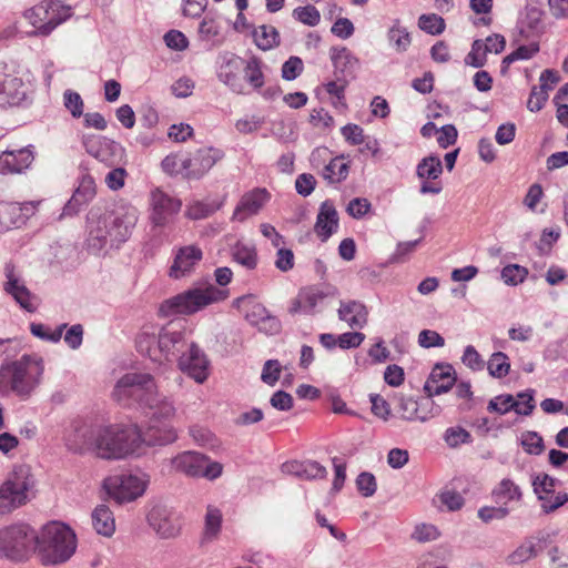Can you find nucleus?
Masks as SVG:
<instances>
[{
  "label": "nucleus",
  "instance_id": "f257e3e1",
  "mask_svg": "<svg viewBox=\"0 0 568 568\" xmlns=\"http://www.w3.org/2000/svg\"><path fill=\"white\" fill-rule=\"evenodd\" d=\"M139 219V211L133 206H122L116 211L105 212L99 217L91 213L89 217L88 247L100 252L108 242L120 244L131 235Z\"/></svg>",
  "mask_w": 568,
  "mask_h": 568
},
{
  "label": "nucleus",
  "instance_id": "f03ea898",
  "mask_svg": "<svg viewBox=\"0 0 568 568\" xmlns=\"http://www.w3.org/2000/svg\"><path fill=\"white\" fill-rule=\"evenodd\" d=\"M95 454L101 459L119 460L133 456L141 447L142 434L136 424L98 426Z\"/></svg>",
  "mask_w": 568,
  "mask_h": 568
},
{
  "label": "nucleus",
  "instance_id": "7ed1b4c3",
  "mask_svg": "<svg viewBox=\"0 0 568 568\" xmlns=\"http://www.w3.org/2000/svg\"><path fill=\"white\" fill-rule=\"evenodd\" d=\"M77 549V536L65 524L51 521L38 532L37 551L44 565L68 561Z\"/></svg>",
  "mask_w": 568,
  "mask_h": 568
},
{
  "label": "nucleus",
  "instance_id": "20e7f679",
  "mask_svg": "<svg viewBox=\"0 0 568 568\" xmlns=\"http://www.w3.org/2000/svg\"><path fill=\"white\" fill-rule=\"evenodd\" d=\"M227 296V290L219 288L213 284L192 286L161 303L159 312L165 317L193 315L212 304L226 300Z\"/></svg>",
  "mask_w": 568,
  "mask_h": 568
},
{
  "label": "nucleus",
  "instance_id": "39448f33",
  "mask_svg": "<svg viewBox=\"0 0 568 568\" xmlns=\"http://www.w3.org/2000/svg\"><path fill=\"white\" fill-rule=\"evenodd\" d=\"M42 372L41 359L30 355L3 364L0 367V392H12L21 398H27L38 385Z\"/></svg>",
  "mask_w": 568,
  "mask_h": 568
},
{
  "label": "nucleus",
  "instance_id": "423d86ee",
  "mask_svg": "<svg viewBox=\"0 0 568 568\" xmlns=\"http://www.w3.org/2000/svg\"><path fill=\"white\" fill-rule=\"evenodd\" d=\"M34 478L27 465L16 466L0 486V517L29 503L33 493Z\"/></svg>",
  "mask_w": 568,
  "mask_h": 568
},
{
  "label": "nucleus",
  "instance_id": "0eeeda50",
  "mask_svg": "<svg viewBox=\"0 0 568 568\" xmlns=\"http://www.w3.org/2000/svg\"><path fill=\"white\" fill-rule=\"evenodd\" d=\"M38 531L27 523H13L0 529V557L14 561L37 551Z\"/></svg>",
  "mask_w": 568,
  "mask_h": 568
},
{
  "label": "nucleus",
  "instance_id": "6e6552de",
  "mask_svg": "<svg viewBox=\"0 0 568 568\" xmlns=\"http://www.w3.org/2000/svg\"><path fill=\"white\" fill-rule=\"evenodd\" d=\"M72 14V9L59 0H43L26 12V18L39 33L48 34Z\"/></svg>",
  "mask_w": 568,
  "mask_h": 568
},
{
  "label": "nucleus",
  "instance_id": "1a4fd4ad",
  "mask_svg": "<svg viewBox=\"0 0 568 568\" xmlns=\"http://www.w3.org/2000/svg\"><path fill=\"white\" fill-rule=\"evenodd\" d=\"M0 64V106H27L32 102L33 88L19 72H6Z\"/></svg>",
  "mask_w": 568,
  "mask_h": 568
},
{
  "label": "nucleus",
  "instance_id": "9d476101",
  "mask_svg": "<svg viewBox=\"0 0 568 568\" xmlns=\"http://www.w3.org/2000/svg\"><path fill=\"white\" fill-rule=\"evenodd\" d=\"M149 433L153 429L160 435L150 434L149 444H164L174 439L175 435L168 429V422L174 414L173 406L165 398H158L155 392L150 390L148 395Z\"/></svg>",
  "mask_w": 568,
  "mask_h": 568
},
{
  "label": "nucleus",
  "instance_id": "9b49d317",
  "mask_svg": "<svg viewBox=\"0 0 568 568\" xmlns=\"http://www.w3.org/2000/svg\"><path fill=\"white\" fill-rule=\"evenodd\" d=\"M234 305L253 326L264 334H275L280 329L278 321L253 295L240 297Z\"/></svg>",
  "mask_w": 568,
  "mask_h": 568
},
{
  "label": "nucleus",
  "instance_id": "f8f14e48",
  "mask_svg": "<svg viewBox=\"0 0 568 568\" xmlns=\"http://www.w3.org/2000/svg\"><path fill=\"white\" fill-rule=\"evenodd\" d=\"M81 141L87 153L106 168L119 165L123 159L124 149L111 139L98 134H83Z\"/></svg>",
  "mask_w": 568,
  "mask_h": 568
},
{
  "label": "nucleus",
  "instance_id": "ddd939ff",
  "mask_svg": "<svg viewBox=\"0 0 568 568\" xmlns=\"http://www.w3.org/2000/svg\"><path fill=\"white\" fill-rule=\"evenodd\" d=\"M150 527L161 538H176L182 532V519L179 516L170 514L161 506H154L148 515Z\"/></svg>",
  "mask_w": 568,
  "mask_h": 568
},
{
  "label": "nucleus",
  "instance_id": "4468645a",
  "mask_svg": "<svg viewBox=\"0 0 568 568\" xmlns=\"http://www.w3.org/2000/svg\"><path fill=\"white\" fill-rule=\"evenodd\" d=\"M534 493L545 513H551L568 501V494L555 489V480L548 475L537 476L532 481Z\"/></svg>",
  "mask_w": 568,
  "mask_h": 568
},
{
  "label": "nucleus",
  "instance_id": "2eb2a0df",
  "mask_svg": "<svg viewBox=\"0 0 568 568\" xmlns=\"http://www.w3.org/2000/svg\"><path fill=\"white\" fill-rule=\"evenodd\" d=\"M97 433L98 426L93 427L83 420H74L65 435V446L75 454H82L88 449H92L95 453L94 440Z\"/></svg>",
  "mask_w": 568,
  "mask_h": 568
},
{
  "label": "nucleus",
  "instance_id": "dca6fc26",
  "mask_svg": "<svg viewBox=\"0 0 568 568\" xmlns=\"http://www.w3.org/2000/svg\"><path fill=\"white\" fill-rule=\"evenodd\" d=\"M34 211V202H0V233L20 227Z\"/></svg>",
  "mask_w": 568,
  "mask_h": 568
},
{
  "label": "nucleus",
  "instance_id": "f3484780",
  "mask_svg": "<svg viewBox=\"0 0 568 568\" xmlns=\"http://www.w3.org/2000/svg\"><path fill=\"white\" fill-rule=\"evenodd\" d=\"M112 396L124 407L139 406L142 400V375L139 373L123 375L116 382Z\"/></svg>",
  "mask_w": 568,
  "mask_h": 568
},
{
  "label": "nucleus",
  "instance_id": "a211bd4d",
  "mask_svg": "<svg viewBox=\"0 0 568 568\" xmlns=\"http://www.w3.org/2000/svg\"><path fill=\"white\" fill-rule=\"evenodd\" d=\"M442 172V161L437 156H426L418 163L416 173L420 180V192L423 194H438L442 192L443 185L439 180Z\"/></svg>",
  "mask_w": 568,
  "mask_h": 568
},
{
  "label": "nucleus",
  "instance_id": "6ab92c4d",
  "mask_svg": "<svg viewBox=\"0 0 568 568\" xmlns=\"http://www.w3.org/2000/svg\"><path fill=\"white\" fill-rule=\"evenodd\" d=\"M179 367L199 384L207 379L209 361L205 354L194 343H191L187 352L180 357Z\"/></svg>",
  "mask_w": 568,
  "mask_h": 568
},
{
  "label": "nucleus",
  "instance_id": "aec40b11",
  "mask_svg": "<svg viewBox=\"0 0 568 568\" xmlns=\"http://www.w3.org/2000/svg\"><path fill=\"white\" fill-rule=\"evenodd\" d=\"M202 260V251L195 245L180 247L169 270V276L173 280H182L191 275L197 263Z\"/></svg>",
  "mask_w": 568,
  "mask_h": 568
},
{
  "label": "nucleus",
  "instance_id": "412c9836",
  "mask_svg": "<svg viewBox=\"0 0 568 568\" xmlns=\"http://www.w3.org/2000/svg\"><path fill=\"white\" fill-rule=\"evenodd\" d=\"M34 160L30 146L18 150H6L0 154V173H21L28 169Z\"/></svg>",
  "mask_w": 568,
  "mask_h": 568
},
{
  "label": "nucleus",
  "instance_id": "4be33fe9",
  "mask_svg": "<svg viewBox=\"0 0 568 568\" xmlns=\"http://www.w3.org/2000/svg\"><path fill=\"white\" fill-rule=\"evenodd\" d=\"M219 158L220 152L213 148L200 149L195 153L185 156L186 178L202 176L214 166Z\"/></svg>",
  "mask_w": 568,
  "mask_h": 568
},
{
  "label": "nucleus",
  "instance_id": "5701e85b",
  "mask_svg": "<svg viewBox=\"0 0 568 568\" xmlns=\"http://www.w3.org/2000/svg\"><path fill=\"white\" fill-rule=\"evenodd\" d=\"M504 47V38H479L474 42L466 63L473 68L483 67L489 54L499 53Z\"/></svg>",
  "mask_w": 568,
  "mask_h": 568
},
{
  "label": "nucleus",
  "instance_id": "b1692460",
  "mask_svg": "<svg viewBox=\"0 0 568 568\" xmlns=\"http://www.w3.org/2000/svg\"><path fill=\"white\" fill-rule=\"evenodd\" d=\"M456 382L455 371L450 365H436L425 384V390L429 396L440 395L449 390Z\"/></svg>",
  "mask_w": 568,
  "mask_h": 568
},
{
  "label": "nucleus",
  "instance_id": "393cba45",
  "mask_svg": "<svg viewBox=\"0 0 568 568\" xmlns=\"http://www.w3.org/2000/svg\"><path fill=\"white\" fill-rule=\"evenodd\" d=\"M267 200L268 193L265 190L258 189L245 194L235 207L232 220L242 222L250 216L257 214Z\"/></svg>",
  "mask_w": 568,
  "mask_h": 568
},
{
  "label": "nucleus",
  "instance_id": "a878e982",
  "mask_svg": "<svg viewBox=\"0 0 568 568\" xmlns=\"http://www.w3.org/2000/svg\"><path fill=\"white\" fill-rule=\"evenodd\" d=\"M151 207L152 220L156 224H162L180 211L181 202L161 191H155L151 195Z\"/></svg>",
  "mask_w": 568,
  "mask_h": 568
},
{
  "label": "nucleus",
  "instance_id": "bb28decb",
  "mask_svg": "<svg viewBox=\"0 0 568 568\" xmlns=\"http://www.w3.org/2000/svg\"><path fill=\"white\" fill-rule=\"evenodd\" d=\"M95 196V182L90 175H84L72 197L63 207V215L77 214L80 209Z\"/></svg>",
  "mask_w": 568,
  "mask_h": 568
},
{
  "label": "nucleus",
  "instance_id": "cd10ccee",
  "mask_svg": "<svg viewBox=\"0 0 568 568\" xmlns=\"http://www.w3.org/2000/svg\"><path fill=\"white\" fill-rule=\"evenodd\" d=\"M338 227L337 212L332 204L323 203L314 226L315 233L322 241H326Z\"/></svg>",
  "mask_w": 568,
  "mask_h": 568
},
{
  "label": "nucleus",
  "instance_id": "c85d7f7f",
  "mask_svg": "<svg viewBox=\"0 0 568 568\" xmlns=\"http://www.w3.org/2000/svg\"><path fill=\"white\" fill-rule=\"evenodd\" d=\"M367 308L357 301L341 303L338 317L346 322L351 327H363L367 323Z\"/></svg>",
  "mask_w": 568,
  "mask_h": 568
},
{
  "label": "nucleus",
  "instance_id": "c756f323",
  "mask_svg": "<svg viewBox=\"0 0 568 568\" xmlns=\"http://www.w3.org/2000/svg\"><path fill=\"white\" fill-rule=\"evenodd\" d=\"M223 516L221 509L209 505L204 516V526L201 535V544H209L219 538L222 531Z\"/></svg>",
  "mask_w": 568,
  "mask_h": 568
},
{
  "label": "nucleus",
  "instance_id": "7c9ffc66",
  "mask_svg": "<svg viewBox=\"0 0 568 568\" xmlns=\"http://www.w3.org/2000/svg\"><path fill=\"white\" fill-rule=\"evenodd\" d=\"M92 526L94 530L104 537H111L115 531L113 513L106 505H99L92 511Z\"/></svg>",
  "mask_w": 568,
  "mask_h": 568
},
{
  "label": "nucleus",
  "instance_id": "2f4dec72",
  "mask_svg": "<svg viewBox=\"0 0 568 568\" xmlns=\"http://www.w3.org/2000/svg\"><path fill=\"white\" fill-rule=\"evenodd\" d=\"M323 297L324 294L317 288H304L300 291L297 296L292 301L290 313L298 314L311 312Z\"/></svg>",
  "mask_w": 568,
  "mask_h": 568
},
{
  "label": "nucleus",
  "instance_id": "473e14b6",
  "mask_svg": "<svg viewBox=\"0 0 568 568\" xmlns=\"http://www.w3.org/2000/svg\"><path fill=\"white\" fill-rule=\"evenodd\" d=\"M173 464L176 469L186 475L199 477L202 473V468L206 464V458L203 455L187 452L175 457Z\"/></svg>",
  "mask_w": 568,
  "mask_h": 568
},
{
  "label": "nucleus",
  "instance_id": "72a5a7b5",
  "mask_svg": "<svg viewBox=\"0 0 568 568\" xmlns=\"http://www.w3.org/2000/svg\"><path fill=\"white\" fill-rule=\"evenodd\" d=\"M351 161L345 155H338L324 168L323 178L328 183H341L349 172Z\"/></svg>",
  "mask_w": 568,
  "mask_h": 568
},
{
  "label": "nucleus",
  "instance_id": "f704fd0d",
  "mask_svg": "<svg viewBox=\"0 0 568 568\" xmlns=\"http://www.w3.org/2000/svg\"><path fill=\"white\" fill-rule=\"evenodd\" d=\"M221 206L222 201L220 200L194 201L186 206L185 215L190 220L197 221L209 217L214 212L220 210Z\"/></svg>",
  "mask_w": 568,
  "mask_h": 568
},
{
  "label": "nucleus",
  "instance_id": "c9c22d12",
  "mask_svg": "<svg viewBox=\"0 0 568 568\" xmlns=\"http://www.w3.org/2000/svg\"><path fill=\"white\" fill-rule=\"evenodd\" d=\"M493 494L503 503L519 501L523 496L520 487L509 478L501 479Z\"/></svg>",
  "mask_w": 568,
  "mask_h": 568
},
{
  "label": "nucleus",
  "instance_id": "e433bc0d",
  "mask_svg": "<svg viewBox=\"0 0 568 568\" xmlns=\"http://www.w3.org/2000/svg\"><path fill=\"white\" fill-rule=\"evenodd\" d=\"M142 495V481L138 476L123 475L119 486V499L132 500Z\"/></svg>",
  "mask_w": 568,
  "mask_h": 568
},
{
  "label": "nucleus",
  "instance_id": "4c0bfd02",
  "mask_svg": "<svg viewBox=\"0 0 568 568\" xmlns=\"http://www.w3.org/2000/svg\"><path fill=\"white\" fill-rule=\"evenodd\" d=\"M233 258L242 266L253 270L257 265V254L253 246L236 243L233 248Z\"/></svg>",
  "mask_w": 568,
  "mask_h": 568
},
{
  "label": "nucleus",
  "instance_id": "58836bf2",
  "mask_svg": "<svg viewBox=\"0 0 568 568\" xmlns=\"http://www.w3.org/2000/svg\"><path fill=\"white\" fill-rule=\"evenodd\" d=\"M489 374L495 378H503L509 374L510 363L508 356L503 352L494 353L487 364Z\"/></svg>",
  "mask_w": 568,
  "mask_h": 568
},
{
  "label": "nucleus",
  "instance_id": "ea45409f",
  "mask_svg": "<svg viewBox=\"0 0 568 568\" xmlns=\"http://www.w3.org/2000/svg\"><path fill=\"white\" fill-rule=\"evenodd\" d=\"M418 27L422 31L430 36H438L445 31L446 23L440 16L427 13L419 17Z\"/></svg>",
  "mask_w": 568,
  "mask_h": 568
},
{
  "label": "nucleus",
  "instance_id": "a19ab883",
  "mask_svg": "<svg viewBox=\"0 0 568 568\" xmlns=\"http://www.w3.org/2000/svg\"><path fill=\"white\" fill-rule=\"evenodd\" d=\"M528 276V270L519 264H509L501 270V278L506 285L521 284Z\"/></svg>",
  "mask_w": 568,
  "mask_h": 568
},
{
  "label": "nucleus",
  "instance_id": "79ce46f5",
  "mask_svg": "<svg viewBox=\"0 0 568 568\" xmlns=\"http://www.w3.org/2000/svg\"><path fill=\"white\" fill-rule=\"evenodd\" d=\"M400 412L405 419L408 420H426L428 414L420 408V404L413 397H406L402 399Z\"/></svg>",
  "mask_w": 568,
  "mask_h": 568
},
{
  "label": "nucleus",
  "instance_id": "37998d69",
  "mask_svg": "<svg viewBox=\"0 0 568 568\" xmlns=\"http://www.w3.org/2000/svg\"><path fill=\"white\" fill-rule=\"evenodd\" d=\"M183 341L184 333L182 331L163 332L159 338V347L168 355L173 354Z\"/></svg>",
  "mask_w": 568,
  "mask_h": 568
},
{
  "label": "nucleus",
  "instance_id": "c03bdc74",
  "mask_svg": "<svg viewBox=\"0 0 568 568\" xmlns=\"http://www.w3.org/2000/svg\"><path fill=\"white\" fill-rule=\"evenodd\" d=\"M297 476L307 479L322 478L326 474V469L316 462H306L302 464L292 465Z\"/></svg>",
  "mask_w": 568,
  "mask_h": 568
},
{
  "label": "nucleus",
  "instance_id": "a18cd8bd",
  "mask_svg": "<svg viewBox=\"0 0 568 568\" xmlns=\"http://www.w3.org/2000/svg\"><path fill=\"white\" fill-rule=\"evenodd\" d=\"M63 105L75 119L83 115L84 103L81 95L70 89L63 92Z\"/></svg>",
  "mask_w": 568,
  "mask_h": 568
},
{
  "label": "nucleus",
  "instance_id": "49530a36",
  "mask_svg": "<svg viewBox=\"0 0 568 568\" xmlns=\"http://www.w3.org/2000/svg\"><path fill=\"white\" fill-rule=\"evenodd\" d=\"M282 365L277 359H268L264 363L261 379L264 384L274 387L280 379Z\"/></svg>",
  "mask_w": 568,
  "mask_h": 568
},
{
  "label": "nucleus",
  "instance_id": "de8ad7c7",
  "mask_svg": "<svg viewBox=\"0 0 568 568\" xmlns=\"http://www.w3.org/2000/svg\"><path fill=\"white\" fill-rule=\"evenodd\" d=\"M162 169L170 175L182 174L186 176L185 158H179L176 154L166 155L162 163Z\"/></svg>",
  "mask_w": 568,
  "mask_h": 568
},
{
  "label": "nucleus",
  "instance_id": "09e8293b",
  "mask_svg": "<svg viewBox=\"0 0 568 568\" xmlns=\"http://www.w3.org/2000/svg\"><path fill=\"white\" fill-rule=\"evenodd\" d=\"M293 17L307 26H316L320 22L321 16L314 6L297 7L293 11Z\"/></svg>",
  "mask_w": 568,
  "mask_h": 568
},
{
  "label": "nucleus",
  "instance_id": "8fccbe9b",
  "mask_svg": "<svg viewBox=\"0 0 568 568\" xmlns=\"http://www.w3.org/2000/svg\"><path fill=\"white\" fill-rule=\"evenodd\" d=\"M242 67L239 58H232L220 68L219 77L225 84H232Z\"/></svg>",
  "mask_w": 568,
  "mask_h": 568
},
{
  "label": "nucleus",
  "instance_id": "3c124183",
  "mask_svg": "<svg viewBox=\"0 0 568 568\" xmlns=\"http://www.w3.org/2000/svg\"><path fill=\"white\" fill-rule=\"evenodd\" d=\"M469 438V433L466 429L458 426L448 428L444 435L446 444L452 448H456L467 443Z\"/></svg>",
  "mask_w": 568,
  "mask_h": 568
},
{
  "label": "nucleus",
  "instance_id": "603ef678",
  "mask_svg": "<svg viewBox=\"0 0 568 568\" xmlns=\"http://www.w3.org/2000/svg\"><path fill=\"white\" fill-rule=\"evenodd\" d=\"M469 6L475 13L484 14L475 21V24L488 26L491 22V18L488 14L493 8V0H470Z\"/></svg>",
  "mask_w": 568,
  "mask_h": 568
},
{
  "label": "nucleus",
  "instance_id": "864d4df0",
  "mask_svg": "<svg viewBox=\"0 0 568 568\" xmlns=\"http://www.w3.org/2000/svg\"><path fill=\"white\" fill-rule=\"evenodd\" d=\"M539 51V44L537 42H530L525 45L518 47L514 52L505 57V63H511L516 60H526L531 58Z\"/></svg>",
  "mask_w": 568,
  "mask_h": 568
},
{
  "label": "nucleus",
  "instance_id": "5fc2aeb1",
  "mask_svg": "<svg viewBox=\"0 0 568 568\" xmlns=\"http://www.w3.org/2000/svg\"><path fill=\"white\" fill-rule=\"evenodd\" d=\"M125 176L126 171L115 165L106 173L104 182L110 190L118 191L124 186Z\"/></svg>",
  "mask_w": 568,
  "mask_h": 568
},
{
  "label": "nucleus",
  "instance_id": "6e6d98bb",
  "mask_svg": "<svg viewBox=\"0 0 568 568\" xmlns=\"http://www.w3.org/2000/svg\"><path fill=\"white\" fill-rule=\"evenodd\" d=\"M521 445L530 455H539L544 449L542 438L532 432H527L521 436Z\"/></svg>",
  "mask_w": 568,
  "mask_h": 568
},
{
  "label": "nucleus",
  "instance_id": "4d7b16f0",
  "mask_svg": "<svg viewBox=\"0 0 568 568\" xmlns=\"http://www.w3.org/2000/svg\"><path fill=\"white\" fill-rule=\"evenodd\" d=\"M271 406L278 412H288L294 406V399L291 394L284 390H276L270 398Z\"/></svg>",
  "mask_w": 568,
  "mask_h": 568
},
{
  "label": "nucleus",
  "instance_id": "13d9d810",
  "mask_svg": "<svg viewBox=\"0 0 568 568\" xmlns=\"http://www.w3.org/2000/svg\"><path fill=\"white\" fill-rule=\"evenodd\" d=\"M534 409L532 392L519 393L514 397V410L519 415H529Z\"/></svg>",
  "mask_w": 568,
  "mask_h": 568
},
{
  "label": "nucleus",
  "instance_id": "bf43d9fd",
  "mask_svg": "<svg viewBox=\"0 0 568 568\" xmlns=\"http://www.w3.org/2000/svg\"><path fill=\"white\" fill-rule=\"evenodd\" d=\"M245 78L255 89H258L264 84V77L256 60L253 59L246 63Z\"/></svg>",
  "mask_w": 568,
  "mask_h": 568
},
{
  "label": "nucleus",
  "instance_id": "052dcab7",
  "mask_svg": "<svg viewBox=\"0 0 568 568\" xmlns=\"http://www.w3.org/2000/svg\"><path fill=\"white\" fill-rule=\"evenodd\" d=\"M488 408L498 414L514 410V396L510 394L498 395L489 402Z\"/></svg>",
  "mask_w": 568,
  "mask_h": 568
},
{
  "label": "nucleus",
  "instance_id": "680f3d73",
  "mask_svg": "<svg viewBox=\"0 0 568 568\" xmlns=\"http://www.w3.org/2000/svg\"><path fill=\"white\" fill-rule=\"evenodd\" d=\"M4 275L7 282L4 283V291L8 294L13 293L19 286L24 285L19 274L16 272V266L9 262L4 265Z\"/></svg>",
  "mask_w": 568,
  "mask_h": 568
},
{
  "label": "nucleus",
  "instance_id": "e2e57ef3",
  "mask_svg": "<svg viewBox=\"0 0 568 568\" xmlns=\"http://www.w3.org/2000/svg\"><path fill=\"white\" fill-rule=\"evenodd\" d=\"M168 135L174 142H184L193 135V128L187 123L172 124Z\"/></svg>",
  "mask_w": 568,
  "mask_h": 568
},
{
  "label": "nucleus",
  "instance_id": "0e129e2a",
  "mask_svg": "<svg viewBox=\"0 0 568 568\" xmlns=\"http://www.w3.org/2000/svg\"><path fill=\"white\" fill-rule=\"evenodd\" d=\"M262 123L263 120L258 116H245L243 119H239L235 122V129L237 130V132L242 134H251L256 132L262 125Z\"/></svg>",
  "mask_w": 568,
  "mask_h": 568
},
{
  "label": "nucleus",
  "instance_id": "69168bd1",
  "mask_svg": "<svg viewBox=\"0 0 568 568\" xmlns=\"http://www.w3.org/2000/svg\"><path fill=\"white\" fill-rule=\"evenodd\" d=\"M303 63L297 57L290 58L282 68V77L287 81L295 80L302 72Z\"/></svg>",
  "mask_w": 568,
  "mask_h": 568
},
{
  "label": "nucleus",
  "instance_id": "338daca9",
  "mask_svg": "<svg viewBox=\"0 0 568 568\" xmlns=\"http://www.w3.org/2000/svg\"><path fill=\"white\" fill-rule=\"evenodd\" d=\"M356 483L358 490L363 496L371 497L372 495L375 494L377 485L374 475L369 473H362L357 477Z\"/></svg>",
  "mask_w": 568,
  "mask_h": 568
},
{
  "label": "nucleus",
  "instance_id": "774afa93",
  "mask_svg": "<svg viewBox=\"0 0 568 568\" xmlns=\"http://www.w3.org/2000/svg\"><path fill=\"white\" fill-rule=\"evenodd\" d=\"M548 99V92L540 90L537 87L531 89L529 99L527 101V108L530 112H538L542 109Z\"/></svg>",
  "mask_w": 568,
  "mask_h": 568
}]
</instances>
